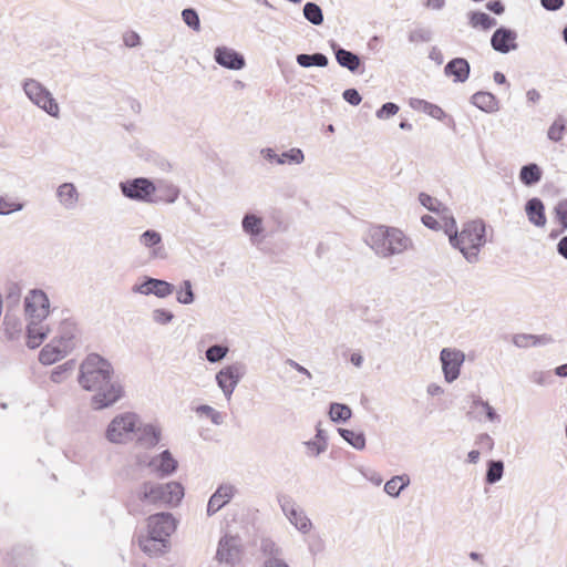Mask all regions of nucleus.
<instances>
[{
  "label": "nucleus",
  "mask_w": 567,
  "mask_h": 567,
  "mask_svg": "<svg viewBox=\"0 0 567 567\" xmlns=\"http://www.w3.org/2000/svg\"><path fill=\"white\" fill-rule=\"evenodd\" d=\"M419 202L423 207H425L430 212L440 214L444 223L449 221V217L452 216L450 214V210L446 207H444L440 200H437L435 197H432L426 193H421L419 195Z\"/></svg>",
  "instance_id": "nucleus-32"
},
{
  "label": "nucleus",
  "mask_w": 567,
  "mask_h": 567,
  "mask_svg": "<svg viewBox=\"0 0 567 567\" xmlns=\"http://www.w3.org/2000/svg\"><path fill=\"white\" fill-rule=\"evenodd\" d=\"M152 319L158 324H167L174 319V313L166 309H155L152 312Z\"/></svg>",
  "instance_id": "nucleus-57"
},
{
  "label": "nucleus",
  "mask_w": 567,
  "mask_h": 567,
  "mask_svg": "<svg viewBox=\"0 0 567 567\" xmlns=\"http://www.w3.org/2000/svg\"><path fill=\"white\" fill-rule=\"evenodd\" d=\"M239 555V539L235 536H224L218 543L216 558L219 563L235 564Z\"/></svg>",
  "instance_id": "nucleus-18"
},
{
  "label": "nucleus",
  "mask_w": 567,
  "mask_h": 567,
  "mask_svg": "<svg viewBox=\"0 0 567 567\" xmlns=\"http://www.w3.org/2000/svg\"><path fill=\"white\" fill-rule=\"evenodd\" d=\"M277 499L288 520L302 534L309 533L312 527V523L303 511L297 506L293 498L289 495L280 494Z\"/></svg>",
  "instance_id": "nucleus-9"
},
{
  "label": "nucleus",
  "mask_w": 567,
  "mask_h": 567,
  "mask_svg": "<svg viewBox=\"0 0 567 567\" xmlns=\"http://www.w3.org/2000/svg\"><path fill=\"white\" fill-rule=\"evenodd\" d=\"M433 33L429 28L419 27L409 33V41L411 43L430 42Z\"/></svg>",
  "instance_id": "nucleus-53"
},
{
  "label": "nucleus",
  "mask_w": 567,
  "mask_h": 567,
  "mask_svg": "<svg viewBox=\"0 0 567 567\" xmlns=\"http://www.w3.org/2000/svg\"><path fill=\"white\" fill-rule=\"evenodd\" d=\"M174 290L175 287L173 284L152 277H144L142 282H137L132 287L134 293L144 296L155 295L158 298H166L171 296Z\"/></svg>",
  "instance_id": "nucleus-12"
},
{
  "label": "nucleus",
  "mask_w": 567,
  "mask_h": 567,
  "mask_svg": "<svg viewBox=\"0 0 567 567\" xmlns=\"http://www.w3.org/2000/svg\"><path fill=\"white\" fill-rule=\"evenodd\" d=\"M399 112V106L393 102L384 103L375 113L379 120H386Z\"/></svg>",
  "instance_id": "nucleus-58"
},
{
  "label": "nucleus",
  "mask_w": 567,
  "mask_h": 567,
  "mask_svg": "<svg viewBox=\"0 0 567 567\" xmlns=\"http://www.w3.org/2000/svg\"><path fill=\"white\" fill-rule=\"evenodd\" d=\"M338 433L353 449L362 451L365 447V436L362 432H354L352 430L339 427Z\"/></svg>",
  "instance_id": "nucleus-38"
},
{
  "label": "nucleus",
  "mask_w": 567,
  "mask_h": 567,
  "mask_svg": "<svg viewBox=\"0 0 567 567\" xmlns=\"http://www.w3.org/2000/svg\"><path fill=\"white\" fill-rule=\"evenodd\" d=\"M555 216L559 225L561 226V231L567 229V199L560 200L554 208Z\"/></svg>",
  "instance_id": "nucleus-56"
},
{
  "label": "nucleus",
  "mask_w": 567,
  "mask_h": 567,
  "mask_svg": "<svg viewBox=\"0 0 567 567\" xmlns=\"http://www.w3.org/2000/svg\"><path fill=\"white\" fill-rule=\"evenodd\" d=\"M410 484L406 474L393 476L384 484V492L391 497H399L401 492Z\"/></svg>",
  "instance_id": "nucleus-36"
},
{
  "label": "nucleus",
  "mask_w": 567,
  "mask_h": 567,
  "mask_svg": "<svg viewBox=\"0 0 567 567\" xmlns=\"http://www.w3.org/2000/svg\"><path fill=\"white\" fill-rule=\"evenodd\" d=\"M241 227L244 233L249 235L251 238L258 237L264 233L262 218L252 213L244 215Z\"/></svg>",
  "instance_id": "nucleus-31"
},
{
  "label": "nucleus",
  "mask_w": 567,
  "mask_h": 567,
  "mask_svg": "<svg viewBox=\"0 0 567 567\" xmlns=\"http://www.w3.org/2000/svg\"><path fill=\"white\" fill-rule=\"evenodd\" d=\"M161 429L154 424H144L138 421L133 440L144 449H152L161 441Z\"/></svg>",
  "instance_id": "nucleus-17"
},
{
  "label": "nucleus",
  "mask_w": 567,
  "mask_h": 567,
  "mask_svg": "<svg viewBox=\"0 0 567 567\" xmlns=\"http://www.w3.org/2000/svg\"><path fill=\"white\" fill-rule=\"evenodd\" d=\"M543 172L540 167L535 163H529L522 166L519 171V181L525 186H533L540 182Z\"/></svg>",
  "instance_id": "nucleus-33"
},
{
  "label": "nucleus",
  "mask_w": 567,
  "mask_h": 567,
  "mask_svg": "<svg viewBox=\"0 0 567 567\" xmlns=\"http://www.w3.org/2000/svg\"><path fill=\"white\" fill-rule=\"evenodd\" d=\"M147 466L159 476H167L176 471L177 461L172 456L168 450H165L161 454L152 457Z\"/></svg>",
  "instance_id": "nucleus-19"
},
{
  "label": "nucleus",
  "mask_w": 567,
  "mask_h": 567,
  "mask_svg": "<svg viewBox=\"0 0 567 567\" xmlns=\"http://www.w3.org/2000/svg\"><path fill=\"white\" fill-rule=\"evenodd\" d=\"M140 243L141 245L153 248L152 256L153 257H164V248L162 246H158L162 243V236L158 231L148 229L144 231L140 236Z\"/></svg>",
  "instance_id": "nucleus-30"
},
{
  "label": "nucleus",
  "mask_w": 567,
  "mask_h": 567,
  "mask_svg": "<svg viewBox=\"0 0 567 567\" xmlns=\"http://www.w3.org/2000/svg\"><path fill=\"white\" fill-rule=\"evenodd\" d=\"M416 104H422V112L426 113L433 118L442 120L445 117V112L442 107L436 104H432L427 101L414 99L411 101V106L416 107Z\"/></svg>",
  "instance_id": "nucleus-43"
},
{
  "label": "nucleus",
  "mask_w": 567,
  "mask_h": 567,
  "mask_svg": "<svg viewBox=\"0 0 567 567\" xmlns=\"http://www.w3.org/2000/svg\"><path fill=\"white\" fill-rule=\"evenodd\" d=\"M50 301L47 293L32 289L24 298V312L28 320H44L49 315Z\"/></svg>",
  "instance_id": "nucleus-10"
},
{
  "label": "nucleus",
  "mask_w": 567,
  "mask_h": 567,
  "mask_svg": "<svg viewBox=\"0 0 567 567\" xmlns=\"http://www.w3.org/2000/svg\"><path fill=\"white\" fill-rule=\"evenodd\" d=\"M214 60L220 66L229 70H241L246 62L243 54L228 47H217L214 51Z\"/></svg>",
  "instance_id": "nucleus-16"
},
{
  "label": "nucleus",
  "mask_w": 567,
  "mask_h": 567,
  "mask_svg": "<svg viewBox=\"0 0 567 567\" xmlns=\"http://www.w3.org/2000/svg\"><path fill=\"white\" fill-rule=\"evenodd\" d=\"M176 299L182 305H190L195 300V295L193 291V285L190 280H184L178 290L176 291Z\"/></svg>",
  "instance_id": "nucleus-46"
},
{
  "label": "nucleus",
  "mask_w": 567,
  "mask_h": 567,
  "mask_svg": "<svg viewBox=\"0 0 567 567\" xmlns=\"http://www.w3.org/2000/svg\"><path fill=\"white\" fill-rule=\"evenodd\" d=\"M78 336L79 330L76 323L71 319H64L59 323L53 340L71 352L76 346Z\"/></svg>",
  "instance_id": "nucleus-15"
},
{
  "label": "nucleus",
  "mask_w": 567,
  "mask_h": 567,
  "mask_svg": "<svg viewBox=\"0 0 567 567\" xmlns=\"http://www.w3.org/2000/svg\"><path fill=\"white\" fill-rule=\"evenodd\" d=\"M329 415L331 421L342 423L351 417L352 411L348 405L334 402L330 404Z\"/></svg>",
  "instance_id": "nucleus-41"
},
{
  "label": "nucleus",
  "mask_w": 567,
  "mask_h": 567,
  "mask_svg": "<svg viewBox=\"0 0 567 567\" xmlns=\"http://www.w3.org/2000/svg\"><path fill=\"white\" fill-rule=\"evenodd\" d=\"M525 213L530 224L540 228L545 227L547 223L545 206L539 198L533 197L528 199L525 204Z\"/></svg>",
  "instance_id": "nucleus-25"
},
{
  "label": "nucleus",
  "mask_w": 567,
  "mask_h": 567,
  "mask_svg": "<svg viewBox=\"0 0 567 567\" xmlns=\"http://www.w3.org/2000/svg\"><path fill=\"white\" fill-rule=\"evenodd\" d=\"M59 204L66 210L78 206L80 194L73 183H63L56 188Z\"/></svg>",
  "instance_id": "nucleus-22"
},
{
  "label": "nucleus",
  "mask_w": 567,
  "mask_h": 567,
  "mask_svg": "<svg viewBox=\"0 0 567 567\" xmlns=\"http://www.w3.org/2000/svg\"><path fill=\"white\" fill-rule=\"evenodd\" d=\"M176 528V522L169 513H157L147 519V532L151 535L168 539Z\"/></svg>",
  "instance_id": "nucleus-13"
},
{
  "label": "nucleus",
  "mask_w": 567,
  "mask_h": 567,
  "mask_svg": "<svg viewBox=\"0 0 567 567\" xmlns=\"http://www.w3.org/2000/svg\"><path fill=\"white\" fill-rule=\"evenodd\" d=\"M504 474L503 461L491 460L487 462V470L485 475V482L493 485L499 482Z\"/></svg>",
  "instance_id": "nucleus-40"
},
{
  "label": "nucleus",
  "mask_w": 567,
  "mask_h": 567,
  "mask_svg": "<svg viewBox=\"0 0 567 567\" xmlns=\"http://www.w3.org/2000/svg\"><path fill=\"white\" fill-rule=\"evenodd\" d=\"M80 385L94 392L92 405L102 410L115 404L123 396V388L113 378L112 364L96 353L89 354L80 367Z\"/></svg>",
  "instance_id": "nucleus-1"
},
{
  "label": "nucleus",
  "mask_w": 567,
  "mask_h": 567,
  "mask_svg": "<svg viewBox=\"0 0 567 567\" xmlns=\"http://www.w3.org/2000/svg\"><path fill=\"white\" fill-rule=\"evenodd\" d=\"M440 360L445 381L447 383L454 382L460 377L465 354L457 349L444 348L441 350Z\"/></svg>",
  "instance_id": "nucleus-11"
},
{
  "label": "nucleus",
  "mask_w": 567,
  "mask_h": 567,
  "mask_svg": "<svg viewBox=\"0 0 567 567\" xmlns=\"http://www.w3.org/2000/svg\"><path fill=\"white\" fill-rule=\"evenodd\" d=\"M472 103L486 113H493L498 110V102L494 94L485 91L476 92L472 95Z\"/></svg>",
  "instance_id": "nucleus-29"
},
{
  "label": "nucleus",
  "mask_w": 567,
  "mask_h": 567,
  "mask_svg": "<svg viewBox=\"0 0 567 567\" xmlns=\"http://www.w3.org/2000/svg\"><path fill=\"white\" fill-rule=\"evenodd\" d=\"M338 64L350 72L354 73L361 65L360 56L349 50L341 48L336 42L331 43Z\"/></svg>",
  "instance_id": "nucleus-23"
},
{
  "label": "nucleus",
  "mask_w": 567,
  "mask_h": 567,
  "mask_svg": "<svg viewBox=\"0 0 567 567\" xmlns=\"http://www.w3.org/2000/svg\"><path fill=\"white\" fill-rule=\"evenodd\" d=\"M196 411L199 414H205L206 416H208L212 423H214L215 425H220L224 422V415L219 411L212 408L210 405L202 404L196 409Z\"/></svg>",
  "instance_id": "nucleus-55"
},
{
  "label": "nucleus",
  "mask_w": 567,
  "mask_h": 567,
  "mask_svg": "<svg viewBox=\"0 0 567 567\" xmlns=\"http://www.w3.org/2000/svg\"><path fill=\"white\" fill-rule=\"evenodd\" d=\"M246 374V365L241 362H234L225 365L216 373V383L224 396L229 401L231 395Z\"/></svg>",
  "instance_id": "nucleus-8"
},
{
  "label": "nucleus",
  "mask_w": 567,
  "mask_h": 567,
  "mask_svg": "<svg viewBox=\"0 0 567 567\" xmlns=\"http://www.w3.org/2000/svg\"><path fill=\"white\" fill-rule=\"evenodd\" d=\"M279 159L282 161V165L287 163L299 165L305 161V154L300 148L293 147L280 154Z\"/></svg>",
  "instance_id": "nucleus-50"
},
{
  "label": "nucleus",
  "mask_w": 567,
  "mask_h": 567,
  "mask_svg": "<svg viewBox=\"0 0 567 567\" xmlns=\"http://www.w3.org/2000/svg\"><path fill=\"white\" fill-rule=\"evenodd\" d=\"M476 445L482 450L492 451L494 447V441L487 433H482L476 437Z\"/></svg>",
  "instance_id": "nucleus-61"
},
{
  "label": "nucleus",
  "mask_w": 567,
  "mask_h": 567,
  "mask_svg": "<svg viewBox=\"0 0 567 567\" xmlns=\"http://www.w3.org/2000/svg\"><path fill=\"white\" fill-rule=\"evenodd\" d=\"M565 3V0H540L542 7L547 11H557Z\"/></svg>",
  "instance_id": "nucleus-63"
},
{
  "label": "nucleus",
  "mask_w": 567,
  "mask_h": 567,
  "mask_svg": "<svg viewBox=\"0 0 567 567\" xmlns=\"http://www.w3.org/2000/svg\"><path fill=\"white\" fill-rule=\"evenodd\" d=\"M74 368L73 361H68L55 367L51 372V380L54 383H62Z\"/></svg>",
  "instance_id": "nucleus-49"
},
{
  "label": "nucleus",
  "mask_w": 567,
  "mask_h": 567,
  "mask_svg": "<svg viewBox=\"0 0 567 567\" xmlns=\"http://www.w3.org/2000/svg\"><path fill=\"white\" fill-rule=\"evenodd\" d=\"M342 97L344 101H347L349 104L357 106L361 103V95L355 89H347L342 93Z\"/></svg>",
  "instance_id": "nucleus-60"
},
{
  "label": "nucleus",
  "mask_w": 567,
  "mask_h": 567,
  "mask_svg": "<svg viewBox=\"0 0 567 567\" xmlns=\"http://www.w3.org/2000/svg\"><path fill=\"white\" fill-rule=\"evenodd\" d=\"M138 544L145 554L150 556H158L167 550L169 542L168 539L157 537L156 535H151V533L147 532L146 536L140 537Z\"/></svg>",
  "instance_id": "nucleus-21"
},
{
  "label": "nucleus",
  "mask_w": 567,
  "mask_h": 567,
  "mask_svg": "<svg viewBox=\"0 0 567 567\" xmlns=\"http://www.w3.org/2000/svg\"><path fill=\"white\" fill-rule=\"evenodd\" d=\"M182 19L184 23L193 29L194 31H199L200 29V20L197 11L193 8H186L182 11Z\"/></svg>",
  "instance_id": "nucleus-51"
},
{
  "label": "nucleus",
  "mask_w": 567,
  "mask_h": 567,
  "mask_svg": "<svg viewBox=\"0 0 567 567\" xmlns=\"http://www.w3.org/2000/svg\"><path fill=\"white\" fill-rule=\"evenodd\" d=\"M470 24L473 28H482L483 30H489L497 24L496 19L482 11H472L468 14Z\"/></svg>",
  "instance_id": "nucleus-39"
},
{
  "label": "nucleus",
  "mask_w": 567,
  "mask_h": 567,
  "mask_svg": "<svg viewBox=\"0 0 567 567\" xmlns=\"http://www.w3.org/2000/svg\"><path fill=\"white\" fill-rule=\"evenodd\" d=\"M70 352L65 350V348H62V346L52 339V341L44 346L40 351L39 361L42 364L50 365L63 359Z\"/></svg>",
  "instance_id": "nucleus-28"
},
{
  "label": "nucleus",
  "mask_w": 567,
  "mask_h": 567,
  "mask_svg": "<svg viewBox=\"0 0 567 567\" xmlns=\"http://www.w3.org/2000/svg\"><path fill=\"white\" fill-rule=\"evenodd\" d=\"M365 243L381 258L400 255L411 246V239L402 230L383 225L372 226Z\"/></svg>",
  "instance_id": "nucleus-4"
},
{
  "label": "nucleus",
  "mask_w": 567,
  "mask_h": 567,
  "mask_svg": "<svg viewBox=\"0 0 567 567\" xmlns=\"http://www.w3.org/2000/svg\"><path fill=\"white\" fill-rule=\"evenodd\" d=\"M551 342V338L548 336H534L520 333L513 338V343L518 348H527L529 346L546 344Z\"/></svg>",
  "instance_id": "nucleus-37"
},
{
  "label": "nucleus",
  "mask_w": 567,
  "mask_h": 567,
  "mask_svg": "<svg viewBox=\"0 0 567 567\" xmlns=\"http://www.w3.org/2000/svg\"><path fill=\"white\" fill-rule=\"evenodd\" d=\"M444 230L450 244L457 248L470 264L478 261L480 250L486 244V227L483 220L467 221L458 233L455 218L450 216L449 221H445Z\"/></svg>",
  "instance_id": "nucleus-3"
},
{
  "label": "nucleus",
  "mask_w": 567,
  "mask_h": 567,
  "mask_svg": "<svg viewBox=\"0 0 567 567\" xmlns=\"http://www.w3.org/2000/svg\"><path fill=\"white\" fill-rule=\"evenodd\" d=\"M260 550L265 556V560L262 565H267L272 561L282 560V548L279 547L274 540L266 538L261 540Z\"/></svg>",
  "instance_id": "nucleus-34"
},
{
  "label": "nucleus",
  "mask_w": 567,
  "mask_h": 567,
  "mask_svg": "<svg viewBox=\"0 0 567 567\" xmlns=\"http://www.w3.org/2000/svg\"><path fill=\"white\" fill-rule=\"evenodd\" d=\"M122 194L132 200L155 204V183L146 177H136L120 183Z\"/></svg>",
  "instance_id": "nucleus-7"
},
{
  "label": "nucleus",
  "mask_w": 567,
  "mask_h": 567,
  "mask_svg": "<svg viewBox=\"0 0 567 567\" xmlns=\"http://www.w3.org/2000/svg\"><path fill=\"white\" fill-rule=\"evenodd\" d=\"M516 40V31L506 27H499L491 37V47L498 53L507 54L518 48Z\"/></svg>",
  "instance_id": "nucleus-14"
},
{
  "label": "nucleus",
  "mask_w": 567,
  "mask_h": 567,
  "mask_svg": "<svg viewBox=\"0 0 567 567\" xmlns=\"http://www.w3.org/2000/svg\"><path fill=\"white\" fill-rule=\"evenodd\" d=\"M261 156L268 161L269 163H276L282 165V161L279 159V155L275 152L274 148L266 147L260 151Z\"/></svg>",
  "instance_id": "nucleus-62"
},
{
  "label": "nucleus",
  "mask_w": 567,
  "mask_h": 567,
  "mask_svg": "<svg viewBox=\"0 0 567 567\" xmlns=\"http://www.w3.org/2000/svg\"><path fill=\"white\" fill-rule=\"evenodd\" d=\"M184 497V487L178 482L165 484L144 482L136 487L127 501V509L131 514H144L148 506H176Z\"/></svg>",
  "instance_id": "nucleus-2"
},
{
  "label": "nucleus",
  "mask_w": 567,
  "mask_h": 567,
  "mask_svg": "<svg viewBox=\"0 0 567 567\" xmlns=\"http://www.w3.org/2000/svg\"><path fill=\"white\" fill-rule=\"evenodd\" d=\"M472 406L481 409V412L485 414L488 421H501V416L496 413L495 409L487 401H484L481 396H474Z\"/></svg>",
  "instance_id": "nucleus-47"
},
{
  "label": "nucleus",
  "mask_w": 567,
  "mask_h": 567,
  "mask_svg": "<svg viewBox=\"0 0 567 567\" xmlns=\"http://www.w3.org/2000/svg\"><path fill=\"white\" fill-rule=\"evenodd\" d=\"M43 320L31 319L27 326V346L30 349L38 348L49 333V328L42 324Z\"/></svg>",
  "instance_id": "nucleus-26"
},
{
  "label": "nucleus",
  "mask_w": 567,
  "mask_h": 567,
  "mask_svg": "<svg viewBox=\"0 0 567 567\" xmlns=\"http://www.w3.org/2000/svg\"><path fill=\"white\" fill-rule=\"evenodd\" d=\"M557 252L567 260V236H564L557 243Z\"/></svg>",
  "instance_id": "nucleus-64"
},
{
  "label": "nucleus",
  "mask_w": 567,
  "mask_h": 567,
  "mask_svg": "<svg viewBox=\"0 0 567 567\" xmlns=\"http://www.w3.org/2000/svg\"><path fill=\"white\" fill-rule=\"evenodd\" d=\"M471 66L466 59L454 58L444 68L446 76H453L454 82L464 83L470 76Z\"/></svg>",
  "instance_id": "nucleus-24"
},
{
  "label": "nucleus",
  "mask_w": 567,
  "mask_h": 567,
  "mask_svg": "<svg viewBox=\"0 0 567 567\" xmlns=\"http://www.w3.org/2000/svg\"><path fill=\"white\" fill-rule=\"evenodd\" d=\"M296 61L301 68H326L329 64L328 58L320 52L312 54L300 53L296 56Z\"/></svg>",
  "instance_id": "nucleus-35"
},
{
  "label": "nucleus",
  "mask_w": 567,
  "mask_h": 567,
  "mask_svg": "<svg viewBox=\"0 0 567 567\" xmlns=\"http://www.w3.org/2000/svg\"><path fill=\"white\" fill-rule=\"evenodd\" d=\"M22 89L28 99L54 118L60 116V106L52 93L39 81L27 79L23 81Z\"/></svg>",
  "instance_id": "nucleus-6"
},
{
  "label": "nucleus",
  "mask_w": 567,
  "mask_h": 567,
  "mask_svg": "<svg viewBox=\"0 0 567 567\" xmlns=\"http://www.w3.org/2000/svg\"><path fill=\"white\" fill-rule=\"evenodd\" d=\"M303 17L313 25H320L323 22L321 8L315 2H307L303 7Z\"/></svg>",
  "instance_id": "nucleus-42"
},
{
  "label": "nucleus",
  "mask_w": 567,
  "mask_h": 567,
  "mask_svg": "<svg viewBox=\"0 0 567 567\" xmlns=\"http://www.w3.org/2000/svg\"><path fill=\"white\" fill-rule=\"evenodd\" d=\"M529 380L539 385L548 386L554 383V378L550 371L535 370L529 374Z\"/></svg>",
  "instance_id": "nucleus-52"
},
{
  "label": "nucleus",
  "mask_w": 567,
  "mask_h": 567,
  "mask_svg": "<svg viewBox=\"0 0 567 567\" xmlns=\"http://www.w3.org/2000/svg\"><path fill=\"white\" fill-rule=\"evenodd\" d=\"M3 324L6 336L10 340L17 339L22 332V322L18 318L12 317L8 313L4 317Z\"/></svg>",
  "instance_id": "nucleus-44"
},
{
  "label": "nucleus",
  "mask_w": 567,
  "mask_h": 567,
  "mask_svg": "<svg viewBox=\"0 0 567 567\" xmlns=\"http://www.w3.org/2000/svg\"><path fill=\"white\" fill-rule=\"evenodd\" d=\"M565 130L566 125L564 120L558 117L548 128L547 136L550 141L559 142L563 138Z\"/></svg>",
  "instance_id": "nucleus-54"
},
{
  "label": "nucleus",
  "mask_w": 567,
  "mask_h": 567,
  "mask_svg": "<svg viewBox=\"0 0 567 567\" xmlns=\"http://www.w3.org/2000/svg\"><path fill=\"white\" fill-rule=\"evenodd\" d=\"M179 196V188L171 182L161 179L155 184V204H173Z\"/></svg>",
  "instance_id": "nucleus-27"
},
{
  "label": "nucleus",
  "mask_w": 567,
  "mask_h": 567,
  "mask_svg": "<svg viewBox=\"0 0 567 567\" xmlns=\"http://www.w3.org/2000/svg\"><path fill=\"white\" fill-rule=\"evenodd\" d=\"M306 446L313 456H318L321 453L326 452V450L328 447V443L319 442L317 440H311V441L306 442Z\"/></svg>",
  "instance_id": "nucleus-59"
},
{
  "label": "nucleus",
  "mask_w": 567,
  "mask_h": 567,
  "mask_svg": "<svg viewBox=\"0 0 567 567\" xmlns=\"http://www.w3.org/2000/svg\"><path fill=\"white\" fill-rule=\"evenodd\" d=\"M229 349L223 344H213L205 352L206 359L210 363L220 362L228 353Z\"/></svg>",
  "instance_id": "nucleus-48"
},
{
  "label": "nucleus",
  "mask_w": 567,
  "mask_h": 567,
  "mask_svg": "<svg viewBox=\"0 0 567 567\" xmlns=\"http://www.w3.org/2000/svg\"><path fill=\"white\" fill-rule=\"evenodd\" d=\"M24 208V203L14 200L10 196H0V215L7 216Z\"/></svg>",
  "instance_id": "nucleus-45"
},
{
  "label": "nucleus",
  "mask_w": 567,
  "mask_h": 567,
  "mask_svg": "<svg viewBox=\"0 0 567 567\" xmlns=\"http://www.w3.org/2000/svg\"><path fill=\"white\" fill-rule=\"evenodd\" d=\"M140 417L136 413L124 412L116 415L107 425L105 437L114 444H125L133 441Z\"/></svg>",
  "instance_id": "nucleus-5"
},
{
  "label": "nucleus",
  "mask_w": 567,
  "mask_h": 567,
  "mask_svg": "<svg viewBox=\"0 0 567 567\" xmlns=\"http://www.w3.org/2000/svg\"><path fill=\"white\" fill-rule=\"evenodd\" d=\"M234 486L223 484L210 496L207 504V515L212 516L230 502L234 496Z\"/></svg>",
  "instance_id": "nucleus-20"
}]
</instances>
